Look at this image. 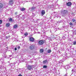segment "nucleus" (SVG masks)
<instances>
[{"mask_svg":"<svg viewBox=\"0 0 76 76\" xmlns=\"http://www.w3.org/2000/svg\"><path fill=\"white\" fill-rule=\"evenodd\" d=\"M44 44V41L42 40H40L38 42L39 45H42Z\"/></svg>","mask_w":76,"mask_h":76,"instance_id":"f257e3e1","label":"nucleus"},{"mask_svg":"<svg viewBox=\"0 0 76 76\" xmlns=\"http://www.w3.org/2000/svg\"><path fill=\"white\" fill-rule=\"evenodd\" d=\"M30 49L31 50H34L35 48V46L34 45H32L30 47Z\"/></svg>","mask_w":76,"mask_h":76,"instance_id":"f03ea898","label":"nucleus"},{"mask_svg":"<svg viewBox=\"0 0 76 76\" xmlns=\"http://www.w3.org/2000/svg\"><path fill=\"white\" fill-rule=\"evenodd\" d=\"M67 13V10H63L61 11V13L62 14H66Z\"/></svg>","mask_w":76,"mask_h":76,"instance_id":"7ed1b4c3","label":"nucleus"},{"mask_svg":"<svg viewBox=\"0 0 76 76\" xmlns=\"http://www.w3.org/2000/svg\"><path fill=\"white\" fill-rule=\"evenodd\" d=\"M27 69L28 70H30L32 69V66L29 65L27 67Z\"/></svg>","mask_w":76,"mask_h":76,"instance_id":"20e7f679","label":"nucleus"},{"mask_svg":"<svg viewBox=\"0 0 76 76\" xmlns=\"http://www.w3.org/2000/svg\"><path fill=\"white\" fill-rule=\"evenodd\" d=\"M29 40L30 41L33 42L34 41V37H30L29 38Z\"/></svg>","mask_w":76,"mask_h":76,"instance_id":"39448f33","label":"nucleus"},{"mask_svg":"<svg viewBox=\"0 0 76 76\" xmlns=\"http://www.w3.org/2000/svg\"><path fill=\"white\" fill-rule=\"evenodd\" d=\"M9 4H10V5L13 4V0L10 1L9 2Z\"/></svg>","mask_w":76,"mask_h":76,"instance_id":"423d86ee","label":"nucleus"},{"mask_svg":"<svg viewBox=\"0 0 76 76\" xmlns=\"http://www.w3.org/2000/svg\"><path fill=\"white\" fill-rule=\"evenodd\" d=\"M66 4L68 6H70L71 5H72V3L70 2H69Z\"/></svg>","mask_w":76,"mask_h":76,"instance_id":"0eeeda50","label":"nucleus"},{"mask_svg":"<svg viewBox=\"0 0 76 76\" xmlns=\"http://www.w3.org/2000/svg\"><path fill=\"white\" fill-rule=\"evenodd\" d=\"M10 26V23H7L6 24V27H9V26Z\"/></svg>","mask_w":76,"mask_h":76,"instance_id":"6e6552de","label":"nucleus"},{"mask_svg":"<svg viewBox=\"0 0 76 76\" xmlns=\"http://www.w3.org/2000/svg\"><path fill=\"white\" fill-rule=\"evenodd\" d=\"M43 52H44V49H40V53H42Z\"/></svg>","mask_w":76,"mask_h":76,"instance_id":"1a4fd4ad","label":"nucleus"},{"mask_svg":"<svg viewBox=\"0 0 76 76\" xmlns=\"http://www.w3.org/2000/svg\"><path fill=\"white\" fill-rule=\"evenodd\" d=\"M14 28L15 29H16V28H18V25L16 24L14 25L13 26Z\"/></svg>","mask_w":76,"mask_h":76,"instance_id":"9d476101","label":"nucleus"},{"mask_svg":"<svg viewBox=\"0 0 76 76\" xmlns=\"http://www.w3.org/2000/svg\"><path fill=\"white\" fill-rule=\"evenodd\" d=\"M20 10L21 11H25V8H20Z\"/></svg>","mask_w":76,"mask_h":76,"instance_id":"9b49d317","label":"nucleus"},{"mask_svg":"<svg viewBox=\"0 0 76 76\" xmlns=\"http://www.w3.org/2000/svg\"><path fill=\"white\" fill-rule=\"evenodd\" d=\"M68 66H69V65H67L65 66L64 67V68L66 69V70H67V69H69V68H68Z\"/></svg>","mask_w":76,"mask_h":76,"instance_id":"f8f14e48","label":"nucleus"},{"mask_svg":"<svg viewBox=\"0 0 76 76\" xmlns=\"http://www.w3.org/2000/svg\"><path fill=\"white\" fill-rule=\"evenodd\" d=\"M42 15H44L45 14V11L44 10H42Z\"/></svg>","mask_w":76,"mask_h":76,"instance_id":"ddd939ff","label":"nucleus"},{"mask_svg":"<svg viewBox=\"0 0 76 76\" xmlns=\"http://www.w3.org/2000/svg\"><path fill=\"white\" fill-rule=\"evenodd\" d=\"M48 61L47 60H45L43 61V63L44 64H45Z\"/></svg>","mask_w":76,"mask_h":76,"instance_id":"4468645a","label":"nucleus"},{"mask_svg":"<svg viewBox=\"0 0 76 76\" xmlns=\"http://www.w3.org/2000/svg\"><path fill=\"white\" fill-rule=\"evenodd\" d=\"M76 72V69H73L72 70V73H73L75 72Z\"/></svg>","mask_w":76,"mask_h":76,"instance_id":"2eb2a0df","label":"nucleus"},{"mask_svg":"<svg viewBox=\"0 0 76 76\" xmlns=\"http://www.w3.org/2000/svg\"><path fill=\"white\" fill-rule=\"evenodd\" d=\"M51 52V50L50 49L48 50V53H50Z\"/></svg>","mask_w":76,"mask_h":76,"instance_id":"dca6fc26","label":"nucleus"},{"mask_svg":"<svg viewBox=\"0 0 76 76\" xmlns=\"http://www.w3.org/2000/svg\"><path fill=\"white\" fill-rule=\"evenodd\" d=\"M2 7H3V4L0 3V8H1Z\"/></svg>","mask_w":76,"mask_h":76,"instance_id":"f3484780","label":"nucleus"},{"mask_svg":"<svg viewBox=\"0 0 76 76\" xmlns=\"http://www.w3.org/2000/svg\"><path fill=\"white\" fill-rule=\"evenodd\" d=\"M72 20L73 22H76V20L74 18H73L72 19Z\"/></svg>","mask_w":76,"mask_h":76,"instance_id":"a211bd4d","label":"nucleus"},{"mask_svg":"<svg viewBox=\"0 0 76 76\" xmlns=\"http://www.w3.org/2000/svg\"><path fill=\"white\" fill-rule=\"evenodd\" d=\"M35 8L36 7H32L31 9L32 10H34V9H35Z\"/></svg>","mask_w":76,"mask_h":76,"instance_id":"6ab92c4d","label":"nucleus"},{"mask_svg":"<svg viewBox=\"0 0 76 76\" xmlns=\"http://www.w3.org/2000/svg\"><path fill=\"white\" fill-rule=\"evenodd\" d=\"M15 65V63H11V66H14Z\"/></svg>","mask_w":76,"mask_h":76,"instance_id":"aec40b11","label":"nucleus"},{"mask_svg":"<svg viewBox=\"0 0 76 76\" xmlns=\"http://www.w3.org/2000/svg\"><path fill=\"white\" fill-rule=\"evenodd\" d=\"M3 56L4 58H6V57H7L6 55H3Z\"/></svg>","mask_w":76,"mask_h":76,"instance_id":"412c9836","label":"nucleus"},{"mask_svg":"<svg viewBox=\"0 0 76 76\" xmlns=\"http://www.w3.org/2000/svg\"><path fill=\"white\" fill-rule=\"evenodd\" d=\"M12 18H10V19H9V21H11V22H12Z\"/></svg>","mask_w":76,"mask_h":76,"instance_id":"4be33fe9","label":"nucleus"},{"mask_svg":"<svg viewBox=\"0 0 76 76\" xmlns=\"http://www.w3.org/2000/svg\"><path fill=\"white\" fill-rule=\"evenodd\" d=\"M73 45H76V41H75L73 42Z\"/></svg>","mask_w":76,"mask_h":76,"instance_id":"5701e85b","label":"nucleus"},{"mask_svg":"<svg viewBox=\"0 0 76 76\" xmlns=\"http://www.w3.org/2000/svg\"><path fill=\"white\" fill-rule=\"evenodd\" d=\"M69 25L71 26H73V25L72 23L71 22L69 23Z\"/></svg>","mask_w":76,"mask_h":76,"instance_id":"b1692460","label":"nucleus"},{"mask_svg":"<svg viewBox=\"0 0 76 76\" xmlns=\"http://www.w3.org/2000/svg\"><path fill=\"white\" fill-rule=\"evenodd\" d=\"M47 67V66L44 65L43 66V68L45 69Z\"/></svg>","mask_w":76,"mask_h":76,"instance_id":"393cba45","label":"nucleus"},{"mask_svg":"<svg viewBox=\"0 0 76 76\" xmlns=\"http://www.w3.org/2000/svg\"><path fill=\"white\" fill-rule=\"evenodd\" d=\"M24 35H25V36H27L28 35V33H26L24 34Z\"/></svg>","mask_w":76,"mask_h":76,"instance_id":"a878e982","label":"nucleus"},{"mask_svg":"<svg viewBox=\"0 0 76 76\" xmlns=\"http://www.w3.org/2000/svg\"><path fill=\"white\" fill-rule=\"evenodd\" d=\"M2 22H3V21L2 20H0V24H1V23H2Z\"/></svg>","mask_w":76,"mask_h":76,"instance_id":"bb28decb","label":"nucleus"},{"mask_svg":"<svg viewBox=\"0 0 76 76\" xmlns=\"http://www.w3.org/2000/svg\"><path fill=\"white\" fill-rule=\"evenodd\" d=\"M20 16L19 15L17 16H16L15 18H19Z\"/></svg>","mask_w":76,"mask_h":76,"instance_id":"cd10ccee","label":"nucleus"},{"mask_svg":"<svg viewBox=\"0 0 76 76\" xmlns=\"http://www.w3.org/2000/svg\"><path fill=\"white\" fill-rule=\"evenodd\" d=\"M14 50H15V51H16L17 50V48H14Z\"/></svg>","mask_w":76,"mask_h":76,"instance_id":"c85d7f7f","label":"nucleus"},{"mask_svg":"<svg viewBox=\"0 0 76 76\" xmlns=\"http://www.w3.org/2000/svg\"><path fill=\"white\" fill-rule=\"evenodd\" d=\"M18 49H20V46H18Z\"/></svg>","mask_w":76,"mask_h":76,"instance_id":"c756f323","label":"nucleus"},{"mask_svg":"<svg viewBox=\"0 0 76 76\" xmlns=\"http://www.w3.org/2000/svg\"><path fill=\"white\" fill-rule=\"evenodd\" d=\"M67 76V73L64 76Z\"/></svg>","mask_w":76,"mask_h":76,"instance_id":"7c9ffc66","label":"nucleus"},{"mask_svg":"<svg viewBox=\"0 0 76 76\" xmlns=\"http://www.w3.org/2000/svg\"><path fill=\"white\" fill-rule=\"evenodd\" d=\"M17 13H18V12H16L15 13V14L16 15H17Z\"/></svg>","mask_w":76,"mask_h":76,"instance_id":"2f4dec72","label":"nucleus"},{"mask_svg":"<svg viewBox=\"0 0 76 76\" xmlns=\"http://www.w3.org/2000/svg\"><path fill=\"white\" fill-rule=\"evenodd\" d=\"M18 76H22V75H21V74H20V75H18Z\"/></svg>","mask_w":76,"mask_h":76,"instance_id":"473e14b6","label":"nucleus"},{"mask_svg":"<svg viewBox=\"0 0 76 76\" xmlns=\"http://www.w3.org/2000/svg\"><path fill=\"white\" fill-rule=\"evenodd\" d=\"M62 21H59V22L61 23V22H62Z\"/></svg>","mask_w":76,"mask_h":76,"instance_id":"72a5a7b5","label":"nucleus"},{"mask_svg":"<svg viewBox=\"0 0 76 76\" xmlns=\"http://www.w3.org/2000/svg\"><path fill=\"white\" fill-rule=\"evenodd\" d=\"M6 39H7V37H6Z\"/></svg>","mask_w":76,"mask_h":76,"instance_id":"f704fd0d","label":"nucleus"},{"mask_svg":"<svg viewBox=\"0 0 76 76\" xmlns=\"http://www.w3.org/2000/svg\"><path fill=\"white\" fill-rule=\"evenodd\" d=\"M75 32H76V31H75L74 33Z\"/></svg>","mask_w":76,"mask_h":76,"instance_id":"c9c22d12","label":"nucleus"}]
</instances>
